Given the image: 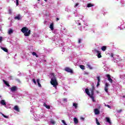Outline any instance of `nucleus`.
<instances>
[{
	"label": "nucleus",
	"instance_id": "nucleus-1",
	"mask_svg": "<svg viewBox=\"0 0 125 125\" xmlns=\"http://www.w3.org/2000/svg\"><path fill=\"white\" fill-rule=\"evenodd\" d=\"M91 86L92 88H90V91L91 92V94L89 92V90H88V88H86L85 89V91L87 95H88V96L91 98L92 101L93 102H95V100H94V97L93 96V95H94V90H95V87L94 86V84H92Z\"/></svg>",
	"mask_w": 125,
	"mask_h": 125
},
{
	"label": "nucleus",
	"instance_id": "nucleus-2",
	"mask_svg": "<svg viewBox=\"0 0 125 125\" xmlns=\"http://www.w3.org/2000/svg\"><path fill=\"white\" fill-rule=\"evenodd\" d=\"M51 81L50 83L56 89H57V85H58V82H57V78L56 75L53 73L50 74Z\"/></svg>",
	"mask_w": 125,
	"mask_h": 125
},
{
	"label": "nucleus",
	"instance_id": "nucleus-3",
	"mask_svg": "<svg viewBox=\"0 0 125 125\" xmlns=\"http://www.w3.org/2000/svg\"><path fill=\"white\" fill-rule=\"evenodd\" d=\"M21 32L23 33L25 37H29L31 35V30H29V28H27L26 27H23L21 30Z\"/></svg>",
	"mask_w": 125,
	"mask_h": 125
},
{
	"label": "nucleus",
	"instance_id": "nucleus-4",
	"mask_svg": "<svg viewBox=\"0 0 125 125\" xmlns=\"http://www.w3.org/2000/svg\"><path fill=\"white\" fill-rule=\"evenodd\" d=\"M109 85H110V84H109V83H105V86H104V90L105 92H106L107 93H108V90L109 89V88L108 87Z\"/></svg>",
	"mask_w": 125,
	"mask_h": 125
},
{
	"label": "nucleus",
	"instance_id": "nucleus-5",
	"mask_svg": "<svg viewBox=\"0 0 125 125\" xmlns=\"http://www.w3.org/2000/svg\"><path fill=\"white\" fill-rule=\"evenodd\" d=\"M106 78H107V80L108 81H109V83H112L113 79L111 78V75H110V74H106Z\"/></svg>",
	"mask_w": 125,
	"mask_h": 125
},
{
	"label": "nucleus",
	"instance_id": "nucleus-6",
	"mask_svg": "<svg viewBox=\"0 0 125 125\" xmlns=\"http://www.w3.org/2000/svg\"><path fill=\"white\" fill-rule=\"evenodd\" d=\"M64 71H66V72H67V73H73V70H72V69L70 68L69 67H65Z\"/></svg>",
	"mask_w": 125,
	"mask_h": 125
},
{
	"label": "nucleus",
	"instance_id": "nucleus-7",
	"mask_svg": "<svg viewBox=\"0 0 125 125\" xmlns=\"http://www.w3.org/2000/svg\"><path fill=\"white\" fill-rule=\"evenodd\" d=\"M95 52L98 53V55H97L98 58H101V57H102V56L101 55V52H100L97 50H95Z\"/></svg>",
	"mask_w": 125,
	"mask_h": 125
},
{
	"label": "nucleus",
	"instance_id": "nucleus-8",
	"mask_svg": "<svg viewBox=\"0 0 125 125\" xmlns=\"http://www.w3.org/2000/svg\"><path fill=\"white\" fill-rule=\"evenodd\" d=\"M10 89L12 92H14V91H16V90H17V87L16 86H14L10 88Z\"/></svg>",
	"mask_w": 125,
	"mask_h": 125
},
{
	"label": "nucleus",
	"instance_id": "nucleus-9",
	"mask_svg": "<svg viewBox=\"0 0 125 125\" xmlns=\"http://www.w3.org/2000/svg\"><path fill=\"white\" fill-rule=\"evenodd\" d=\"M94 113L95 115H99V114L100 113V111H99V110H98V109L96 108L94 109Z\"/></svg>",
	"mask_w": 125,
	"mask_h": 125
},
{
	"label": "nucleus",
	"instance_id": "nucleus-10",
	"mask_svg": "<svg viewBox=\"0 0 125 125\" xmlns=\"http://www.w3.org/2000/svg\"><path fill=\"white\" fill-rule=\"evenodd\" d=\"M105 119L107 123H108L109 125H112V122H111V120H110V118L109 117H106Z\"/></svg>",
	"mask_w": 125,
	"mask_h": 125
},
{
	"label": "nucleus",
	"instance_id": "nucleus-11",
	"mask_svg": "<svg viewBox=\"0 0 125 125\" xmlns=\"http://www.w3.org/2000/svg\"><path fill=\"white\" fill-rule=\"evenodd\" d=\"M0 104L1 105H3V106L6 105V103H5V101L3 100H1L0 101Z\"/></svg>",
	"mask_w": 125,
	"mask_h": 125
},
{
	"label": "nucleus",
	"instance_id": "nucleus-12",
	"mask_svg": "<svg viewBox=\"0 0 125 125\" xmlns=\"http://www.w3.org/2000/svg\"><path fill=\"white\" fill-rule=\"evenodd\" d=\"M14 110L17 111V112H20V110L19 109V107L17 105H15L14 107Z\"/></svg>",
	"mask_w": 125,
	"mask_h": 125
},
{
	"label": "nucleus",
	"instance_id": "nucleus-13",
	"mask_svg": "<svg viewBox=\"0 0 125 125\" xmlns=\"http://www.w3.org/2000/svg\"><path fill=\"white\" fill-rule=\"evenodd\" d=\"M14 19L15 20H21V17L20 16V15H18L17 16L15 17Z\"/></svg>",
	"mask_w": 125,
	"mask_h": 125
},
{
	"label": "nucleus",
	"instance_id": "nucleus-14",
	"mask_svg": "<svg viewBox=\"0 0 125 125\" xmlns=\"http://www.w3.org/2000/svg\"><path fill=\"white\" fill-rule=\"evenodd\" d=\"M74 124H75V125H78V124H79V120H78V118H74Z\"/></svg>",
	"mask_w": 125,
	"mask_h": 125
},
{
	"label": "nucleus",
	"instance_id": "nucleus-15",
	"mask_svg": "<svg viewBox=\"0 0 125 125\" xmlns=\"http://www.w3.org/2000/svg\"><path fill=\"white\" fill-rule=\"evenodd\" d=\"M1 49H2V50H3V51H4L5 52H8V50L5 47H1Z\"/></svg>",
	"mask_w": 125,
	"mask_h": 125
},
{
	"label": "nucleus",
	"instance_id": "nucleus-16",
	"mask_svg": "<svg viewBox=\"0 0 125 125\" xmlns=\"http://www.w3.org/2000/svg\"><path fill=\"white\" fill-rule=\"evenodd\" d=\"M49 28H50V29L52 31H53V29H54L53 23H52L50 25Z\"/></svg>",
	"mask_w": 125,
	"mask_h": 125
},
{
	"label": "nucleus",
	"instance_id": "nucleus-17",
	"mask_svg": "<svg viewBox=\"0 0 125 125\" xmlns=\"http://www.w3.org/2000/svg\"><path fill=\"white\" fill-rule=\"evenodd\" d=\"M3 82L5 83V84L7 85V86H10V85H9V83H8V82H7V81H5V80H3Z\"/></svg>",
	"mask_w": 125,
	"mask_h": 125
},
{
	"label": "nucleus",
	"instance_id": "nucleus-18",
	"mask_svg": "<svg viewBox=\"0 0 125 125\" xmlns=\"http://www.w3.org/2000/svg\"><path fill=\"white\" fill-rule=\"evenodd\" d=\"M13 30L12 29H9L8 31V34L9 35H11V34H13Z\"/></svg>",
	"mask_w": 125,
	"mask_h": 125
},
{
	"label": "nucleus",
	"instance_id": "nucleus-19",
	"mask_svg": "<svg viewBox=\"0 0 125 125\" xmlns=\"http://www.w3.org/2000/svg\"><path fill=\"white\" fill-rule=\"evenodd\" d=\"M92 6H94V4H92V3H88L87 5V7H92Z\"/></svg>",
	"mask_w": 125,
	"mask_h": 125
},
{
	"label": "nucleus",
	"instance_id": "nucleus-20",
	"mask_svg": "<svg viewBox=\"0 0 125 125\" xmlns=\"http://www.w3.org/2000/svg\"><path fill=\"white\" fill-rule=\"evenodd\" d=\"M37 83L38 84V86H39V87H42V85L40 83V79H37Z\"/></svg>",
	"mask_w": 125,
	"mask_h": 125
},
{
	"label": "nucleus",
	"instance_id": "nucleus-21",
	"mask_svg": "<svg viewBox=\"0 0 125 125\" xmlns=\"http://www.w3.org/2000/svg\"><path fill=\"white\" fill-rule=\"evenodd\" d=\"M106 49L107 47H106L105 46H103L101 48V49L103 51H105V50H106Z\"/></svg>",
	"mask_w": 125,
	"mask_h": 125
},
{
	"label": "nucleus",
	"instance_id": "nucleus-22",
	"mask_svg": "<svg viewBox=\"0 0 125 125\" xmlns=\"http://www.w3.org/2000/svg\"><path fill=\"white\" fill-rule=\"evenodd\" d=\"M86 65L88 67V68L90 69V70H92L93 69V68H92L91 65H90L89 64H86Z\"/></svg>",
	"mask_w": 125,
	"mask_h": 125
},
{
	"label": "nucleus",
	"instance_id": "nucleus-23",
	"mask_svg": "<svg viewBox=\"0 0 125 125\" xmlns=\"http://www.w3.org/2000/svg\"><path fill=\"white\" fill-rule=\"evenodd\" d=\"M80 67L81 68V69H82V70H84V69H85L84 65L83 64L80 65Z\"/></svg>",
	"mask_w": 125,
	"mask_h": 125
},
{
	"label": "nucleus",
	"instance_id": "nucleus-24",
	"mask_svg": "<svg viewBox=\"0 0 125 125\" xmlns=\"http://www.w3.org/2000/svg\"><path fill=\"white\" fill-rule=\"evenodd\" d=\"M32 55H33V56H36V57H39V56H38L37 55V53L36 52H33L32 53Z\"/></svg>",
	"mask_w": 125,
	"mask_h": 125
},
{
	"label": "nucleus",
	"instance_id": "nucleus-25",
	"mask_svg": "<svg viewBox=\"0 0 125 125\" xmlns=\"http://www.w3.org/2000/svg\"><path fill=\"white\" fill-rule=\"evenodd\" d=\"M73 106H74V107H75V109H77V108H78V104L73 103Z\"/></svg>",
	"mask_w": 125,
	"mask_h": 125
},
{
	"label": "nucleus",
	"instance_id": "nucleus-26",
	"mask_svg": "<svg viewBox=\"0 0 125 125\" xmlns=\"http://www.w3.org/2000/svg\"><path fill=\"white\" fill-rule=\"evenodd\" d=\"M96 122L97 125H100V123L98 121V119H97V118H96Z\"/></svg>",
	"mask_w": 125,
	"mask_h": 125
},
{
	"label": "nucleus",
	"instance_id": "nucleus-27",
	"mask_svg": "<svg viewBox=\"0 0 125 125\" xmlns=\"http://www.w3.org/2000/svg\"><path fill=\"white\" fill-rule=\"evenodd\" d=\"M8 12H9V14H12V10L11 9H9Z\"/></svg>",
	"mask_w": 125,
	"mask_h": 125
},
{
	"label": "nucleus",
	"instance_id": "nucleus-28",
	"mask_svg": "<svg viewBox=\"0 0 125 125\" xmlns=\"http://www.w3.org/2000/svg\"><path fill=\"white\" fill-rule=\"evenodd\" d=\"M97 79L98 80V83H100V81H101V79H100V76H98L97 77Z\"/></svg>",
	"mask_w": 125,
	"mask_h": 125
},
{
	"label": "nucleus",
	"instance_id": "nucleus-29",
	"mask_svg": "<svg viewBox=\"0 0 125 125\" xmlns=\"http://www.w3.org/2000/svg\"><path fill=\"white\" fill-rule=\"evenodd\" d=\"M2 116L3 117H4V118H5V119H8V116H7L6 115H5L4 114H3V113L1 114Z\"/></svg>",
	"mask_w": 125,
	"mask_h": 125
},
{
	"label": "nucleus",
	"instance_id": "nucleus-30",
	"mask_svg": "<svg viewBox=\"0 0 125 125\" xmlns=\"http://www.w3.org/2000/svg\"><path fill=\"white\" fill-rule=\"evenodd\" d=\"M16 5L18 6L19 5V0H16Z\"/></svg>",
	"mask_w": 125,
	"mask_h": 125
},
{
	"label": "nucleus",
	"instance_id": "nucleus-31",
	"mask_svg": "<svg viewBox=\"0 0 125 125\" xmlns=\"http://www.w3.org/2000/svg\"><path fill=\"white\" fill-rule=\"evenodd\" d=\"M32 81H33V83H35V84H37V82H36V79H33Z\"/></svg>",
	"mask_w": 125,
	"mask_h": 125
},
{
	"label": "nucleus",
	"instance_id": "nucleus-32",
	"mask_svg": "<svg viewBox=\"0 0 125 125\" xmlns=\"http://www.w3.org/2000/svg\"><path fill=\"white\" fill-rule=\"evenodd\" d=\"M50 123H51V124H52V125L55 124V122L53 120H51Z\"/></svg>",
	"mask_w": 125,
	"mask_h": 125
},
{
	"label": "nucleus",
	"instance_id": "nucleus-33",
	"mask_svg": "<svg viewBox=\"0 0 125 125\" xmlns=\"http://www.w3.org/2000/svg\"><path fill=\"white\" fill-rule=\"evenodd\" d=\"M78 42L79 43H82V39H79V40H78Z\"/></svg>",
	"mask_w": 125,
	"mask_h": 125
},
{
	"label": "nucleus",
	"instance_id": "nucleus-34",
	"mask_svg": "<svg viewBox=\"0 0 125 125\" xmlns=\"http://www.w3.org/2000/svg\"><path fill=\"white\" fill-rule=\"evenodd\" d=\"M100 82H97V85H96V86L97 87H98L99 85H100Z\"/></svg>",
	"mask_w": 125,
	"mask_h": 125
},
{
	"label": "nucleus",
	"instance_id": "nucleus-35",
	"mask_svg": "<svg viewBox=\"0 0 125 125\" xmlns=\"http://www.w3.org/2000/svg\"><path fill=\"white\" fill-rule=\"evenodd\" d=\"M63 102H67V99L64 98V99H63Z\"/></svg>",
	"mask_w": 125,
	"mask_h": 125
},
{
	"label": "nucleus",
	"instance_id": "nucleus-36",
	"mask_svg": "<svg viewBox=\"0 0 125 125\" xmlns=\"http://www.w3.org/2000/svg\"><path fill=\"white\" fill-rule=\"evenodd\" d=\"M45 108H46L47 109H50V106L49 105H47Z\"/></svg>",
	"mask_w": 125,
	"mask_h": 125
},
{
	"label": "nucleus",
	"instance_id": "nucleus-37",
	"mask_svg": "<svg viewBox=\"0 0 125 125\" xmlns=\"http://www.w3.org/2000/svg\"><path fill=\"white\" fill-rule=\"evenodd\" d=\"M62 124H63L64 125L66 124V122H65L64 120H62Z\"/></svg>",
	"mask_w": 125,
	"mask_h": 125
},
{
	"label": "nucleus",
	"instance_id": "nucleus-38",
	"mask_svg": "<svg viewBox=\"0 0 125 125\" xmlns=\"http://www.w3.org/2000/svg\"><path fill=\"white\" fill-rule=\"evenodd\" d=\"M105 106H106V107H108V108H111V106L109 105L108 104H105Z\"/></svg>",
	"mask_w": 125,
	"mask_h": 125
},
{
	"label": "nucleus",
	"instance_id": "nucleus-39",
	"mask_svg": "<svg viewBox=\"0 0 125 125\" xmlns=\"http://www.w3.org/2000/svg\"><path fill=\"white\" fill-rule=\"evenodd\" d=\"M78 5H79V3H76L75 5V7H77V6H78Z\"/></svg>",
	"mask_w": 125,
	"mask_h": 125
},
{
	"label": "nucleus",
	"instance_id": "nucleus-40",
	"mask_svg": "<svg viewBox=\"0 0 125 125\" xmlns=\"http://www.w3.org/2000/svg\"><path fill=\"white\" fill-rule=\"evenodd\" d=\"M59 20H60V19L58 18H56V21L57 22H58V21H59Z\"/></svg>",
	"mask_w": 125,
	"mask_h": 125
},
{
	"label": "nucleus",
	"instance_id": "nucleus-41",
	"mask_svg": "<svg viewBox=\"0 0 125 125\" xmlns=\"http://www.w3.org/2000/svg\"><path fill=\"white\" fill-rule=\"evenodd\" d=\"M2 41V37H0V42H1Z\"/></svg>",
	"mask_w": 125,
	"mask_h": 125
},
{
	"label": "nucleus",
	"instance_id": "nucleus-42",
	"mask_svg": "<svg viewBox=\"0 0 125 125\" xmlns=\"http://www.w3.org/2000/svg\"><path fill=\"white\" fill-rule=\"evenodd\" d=\"M16 80L17 81V82L20 83V80L19 79H16Z\"/></svg>",
	"mask_w": 125,
	"mask_h": 125
},
{
	"label": "nucleus",
	"instance_id": "nucleus-43",
	"mask_svg": "<svg viewBox=\"0 0 125 125\" xmlns=\"http://www.w3.org/2000/svg\"><path fill=\"white\" fill-rule=\"evenodd\" d=\"M47 104H46L45 103H44V104H43V106H44V107H46L47 106Z\"/></svg>",
	"mask_w": 125,
	"mask_h": 125
},
{
	"label": "nucleus",
	"instance_id": "nucleus-44",
	"mask_svg": "<svg viewBox=\"0 0 125 125\" xmlns=\"http://www.w3.org/2000/svg\"><path fill=\"white\" fill-rule=\"evenodd\" d=\"M111 57H114V54L111 53Z\"/></svg>",
	"mask_w": 125,
	"mask_h": 125
},
{
	"label": "nucleus",
	"instance_id": "nucleus-45",
	"mask_svg": "<svg viewBox=\"0 0 125 125\" xmlns=\"http://www.w3.org/2000/svg\"><path fill=\"white\" fill-rule=\"evenodd\" d=\"M81 120H83H83H84V118L82 117V118H81Z\"/></svg>",
	"mask_w": 125,
	"mask_h": 125
},
{
	"label": "nucleus",
	"instance_id": "nucleus-46",
	"mask_svg": "<svg viewBox=\"0 0 125 125\" xmlns=\"http://www.w3.org/2000/svg\"><path fill=\"white\" fill-rule=\"evenodd\" d=\"M114 60H116V59L115 58H113Z\"/></svg>",
	"mask_w": 125,
	"mask_h": 125
},
{
	"label": "nucleus",
	"instance_id": "nucleus-47",
	"mask_svg": "<svg viewBox=\"0 0 125 125\" xmlns=\"http://www.w3.org/2000/svg\"><path fill=\"white\" fill-rule=\"evenodd\" d=\"M45 0V1H47V0Z\"/></svg>",
	"mask_w": 125,
	"mask_h": 125
},
{
	"label": "nucleus",
	"instance_id": "nucleus-48",
	"mask_svg": "<svg viewBox=\"0 0 125 125\" xmlns=\"http://www.w3.org/2000/svg\"><path fill=\"white\" fill-rule=\"evenodd\" d=\"M38 0V1H41V0Z\"/></svg>",
	"mask_w": 125,
	"mask_h": 125
},
{
	"label": "nucleus",
	"instance_id": "nucleus-49",
	"mask_svg": "<svg viewBox=\"0 0 125 125\" xmlns=\"http://www.w3.org/2000/svg\"><path fill=\"white\" fill-rule=\"evenodd\" d=\"M64 125H67V124L65 123V124H64Z\"/></svg>",
	"mask_w": 125,
	"mask_h": 125
},
{
	"label": "nucleus",
	"instance_id": "nucleus-50",
	"mask_svg": "<svg viewBox=\"0 0 125 125\" xmlns=\"http://www.w3.org/2000/svg\"><path fill=\"white\" fill-rule=\"evenodd\" d=\"M79 25H81V23H79Z\"/></svg>",
	"mask_w": 125,
	"mask_h": 125
},
{
	"label": "nucleus",
	"instance_id": "nucleus-51",
	"mask_svg": "<svg viewBox=\"0 0 125 125\" xmlns=\"http://www.w3.org/2000/svg\"><path fill=\"white\" fill-rule=\"evenodd\" d=\"M0 97H1V96H0Z\"/></svg>",
	"mask_w": 125,
	"mask_h": 125
},
{
	"label": "nucleus",
	"instance_id": "nucleus-52",
	"mask_svg": "<svg viewBox=\"0 0 125 125\" xmlns=\"http://www.w3.org/2000/svg\"><path fill=\"white\" fill-rule=\"evenodd\" d=\"M93 33H94V31H93Z\"/></svg>",
	"mask_w": 125,
	"mask_h": 125
}]
</instances>
